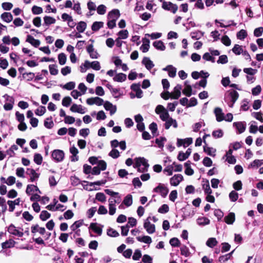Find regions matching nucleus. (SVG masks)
<instances>
[{"instance_id": "2eb2a0df", "label": "nucleus", "mask_w": 263, "mask_h": 263, "mask_svg": "<svg viewBox=\"0 0 263 263\" xmlns=\"http://www.w3.org/2000/svg\"><path fill=\"white\" fill-rule=\"evenodd\" d=\"M164 127L166 129H168L171 126L175 128H177L178 123L175 119H173L172 117H170L165 121Z\"/></svg>"}, {"instance_id": "052dcab7", "label": "nucleus", "mask_w": 263, "mask_h": 263, "mask_svg": "<svg viewBox=\"0 0 263 263\" xmlns=\"http://www.w3.org/2000/svg\"><path fill=\"white\" fill-rule=\"evenodd\" d=\"M256 122L255 121H252L250 123V126L249 128V132L251 133L255 134L257 130H258V127L255 124Z\"/></svg>"}, {"instance_id": "b1692460", "label": "nucleus", "mask_w": 263, "mask_h": 263, "mask_svg": "<svg viewBox=\"0 0 263 263\" xmlns=\"http://www.w3.org/2000/svg\"><path fill=\"white\" fill-rule=\"evenodd\" d=\"M27 174L30 176V180L31 182L37 180L40 176V174L37 173L32 168H28Z\"/></svg>"}, {"instance_id": "3c124183", "label": "nucleus", "mask_w": 263, "mask_h": 263, "mask_svg": "<svg viewBox=\"0 0 263 263\" xmlns=\"http://www.w3.org/2000/svg\"><path fill=\"white\" fill-rule=\"evenodd\" d=\"M242 47L239 45L236 44L232 49V51L237 55H239L243 52Z\"/></svg>"}, {"instance_id": "49530a36", "label": "nucleus", "mask_w": 263, "mask_h": 263, "mask_svg": "<svg viewBox=\"0 0 263 263\" xmlns=\"http://www.w3.org/2000/svg\"><path fill=\"white\" fill-rule=\"evenodd\" d=\"M218 243V241L215 238H210L206 242V245L210 248H213Z\"/></svg>"}, {"instance_id": "bf43d9fd", "label": "nucleus", "mask_w": 263, "mask_h": 263, "mask_svg": "<svg viewBox=\"0 0 263 263\" xmlns=\"http://www.w3.org/2000/svg\"><path fill=\"white\" fill-rule=\"evenodd\" d=\"M203 59L207 61H211L212 63L215 62V58L209 53H205L202 57Z\"/></svg>"}, {"instance_id": "6e6552de", "label": "nucleus", "mask_w": 263, "mask_h": 263, "mask_svg": "<svg viewBox=\"0 0 263 263\" xmlns=\"http://www.w3.org/2000/svg\"><path fill=\"white\" fill-rule=\"evenodd\" d=\"M168 189L163 184L159 183L154 189V192L160 194L162 197H165L168 193Z\"/></svg>"}, {"instance_id": "4468645a", "label": "nucleus", "mask_w": 263, "mask_h": 263, "mask_svg": "<svg viewBox=\"0 0 263 263\" xmlns=\"http://www.w3.org/2000/svg\"><path fill=\"white\" fill-rule=\"evenodd\" d=\"M183 179L181 174H176L170 178V184L172 186H177Z\"/></svg>"}, {"instance_id": "69168bd1", "label": "nucleus", "mask_w": 263, "mask_h": 263, "mask_svg": "<svg viewBox=\"0 0 263 263\" xmlns=\"http://www.w3.org/2000/svg\"><path fill=\"white\" fill-rule=\"evenodd\" d=\"M229 198L233 201H236L238 198V194L234 191H232L229 194Z\"/></svg>"}, {"instance_id": "a211bd4d", "label": "nucleus", "mask_w": 263, "mask_h": 263, "mask_svg": "<svg viewBox=\"0 0 263 263\" xmlns=\"http://www.w3.org/2000/svg\"><path fill=\"white\" fill-rule=\"evenodd\" d=\"M111 146L115 148L118 146H120L121 149L124 151L126 148V142L125 141L119 142L117 140H114L110 142Z\"/></svg>"}, {"instance_id": "39448f33", "label": "nucleus", "mask_w": 263, "mask_h": 263, "mask_svg": "<svg viewBox=\"0 0 263 263\" xmlns=\"http://www.w3.org/2000/svg\"><path fill=\"white\" fill-rule=\"evenodd\" d=\"M52 159L57 162H62L65 157V153L62 150L55 149L51 154Z\"/></svg>"}, {"instance_id": "f8f14e48", "label": "nucleus", "mask_w": 263, "mask_h": 263, "mask_svg": "<svg viewBox=\"0 0 263 263\" xmlns=\"http://www.w3.org/2000/svg\"><path fill=\"white\" fill-rule=\"evenodd\" d=\"M86 103L89 105L96 104L98 106H101L103 104L104 101L102 99L96 97L88 98L86 100Z\"/></svg>"}, {"instance_id": "37998d69", "label": "nucleus", "mask_w": 263, "mask_h": 263, "mask_svg": "<svg viewBox=\"0 0 263 263\" xmlns=\"http://www.w3.org/2000/svg\"><path fill=\"white\" fill-rule=\"evenodd\" d=\"M60 86L63 89L71 90L75 87L76 83L74 82H69L64 85H61Z\"/></svg>"}, {"instance_id": "c03bdc74", "label": "nucleus", "mask_w": 263, "mask_h": 263, "mask_svg": "<svg viewBox=\"0 0 263 263\" xmlns=\"http://www.w3.org/2000/svg\"><path fill=\"white\" fill-rule=\"evenodd\" d=\"M86 23L83 21L80 22L77 26V30L79 33L83 32L86 28Z\"/></svg>"}, {"instance_id": "f257e3e1", "label": "nucleus", "mask_w": 263, "mask_h": 263, "mask_svg": "<svg viewBox=\"0 0 263 263\" xmlns=\"http://www.w3.org/2000/svg\"><path fill=\"white\" fill-rule=\"evenodd\" d=\"M134 167L138 169L139 172H146L149 167L147 161L143 157L136 158L135 159Z\"/></svg>"}, {"instance_id": "58836bf2", "label": "nucleus", "mask_w": 263, "mask_h": 263, "mask_svg": "<svg viewBox=\"0 0 263 263\" xmlns=\"http://www.w3.org/2000/svg\"><path fill=\"white\" fill-rule=\"evenodd\" d=\"M210 220L206 217H200L197 219V222L199 226H205L210 223Z\"/></svg>"}, {"instance_id": "ea45409f", "label": "nucleus", "mask_w": 263, "mask_h": 263, "mask_svg": "<svg viewBox=\"0 0 263 263\" xmlns=\"http://www.w3.org/2000/svg\"><path fill=\"white\" fill-rule=\"evenodd\" d=\"M103 26L104 23L103 22H95L91 26V29L93 31H97Z\"/></svg>"}, {"instance_id": "e433bc0d", "label": "nucleus", "mask_w": 263, "mask_h": 263, "mask_svg": "<svg viewBox=\"0 0 263 263\" xmlns=\"http://www.w3.org/2000/svg\"><path fill=\"white\" fill-rule=\"evenodd\" d=\"M153 45L158 50L164 51L165 49V46L161 41H155L153 43Z\"/></svg>"}, {"instance_id": "864d4df0", "label": "nucleus", "mask_w": 263, "mask_h": 263, "mask_svg": "<svg viewBox=\"0 0 263 263\" xmlns=\"http://www.w3.org/2000/svg\"><path fill=\"white\" fill-rule=\"evenodd\" d=\"M120 39H126L128 36V32L127 30H122L118 33Z\"/></svg>"}, {"instance_id": "20e7f679", "label": "nucleus", "mask_w": 263, "mask_h": 263, "mask_svg": "<svg viewBox=\"0 0 263 263\" xmlns=\"http://www.w3.org/2000/svg\"><path fill=\"white\" fill-rule=\"evenodd\" d=\"M121 201L120 197H117V199L109 198V214L113 215L116 212V203H119Z\"/></svg>"}, {"instance_id": "7ed1b4c3", "label": "nucleus", "mask_w": 263, "mask_h": 263, "mask_svg": "<svg viewBox=\"0 0 263 263\" xmlns=\"http://www.w3.org/2000/svg\"><path fill=\"white\" fill-rule=\"evenodd\" d=\"M155 112L159 115L160 118L163 121H165L170 117V115L164 107L161 105H158L155 108Z\"/></svg>"}, {"instance_id": "4d7b16f0", "label": "nucleus", "mask_w": 263, "mask_h": 263, "mask_svg": "<svg viewBox=\"0 0 263 263\" xmlns=\"http://www.w3.org/2000/svg\"><path fill=\"white\" fill-rule=\"evenodd\" d=\"M192 88L191 85L185 86L184 88L182 90L183 93L187 97H190L192 95Z\"/></svg>"}, {"instance_id": "423d86ee", "label": "nucleus", "mask_w": 263, "mask_h": 263, "mask_svg": "<svg viewBox=\"0 0 263 263\" xmlns=\"http://www.w3.org/2000/svg\"><path fill=\"white\" fill-rule=\"evenodd\" d=\"M3 97L7 101L4 105V108L5 110L8 111L12 109L14 103V99L7 94H5Z\"/></svg>"}, {"instance_id": "2f4dec72", "label": "nucleus", "mask_w": 263, "mask_h": 263, "mask_svg": "<svg viewBox=\"0 0 263 263\" xmlns=\"http://www.w3.org/2000/svg\"><path fill=\"white\" fill-rule=\"evenodd\" d=\"M89 228L92 230L96 233L101 235L102 233V229L97 223H92L89 226Z\"/></svg>"}, {"instance_id": "cd10ccee", "label": "nucleus", "mask_w": 263, "mask_h": 263, "mask_svg": "<svg viewBox=\"0 0 263 263\" xmlns=\"http://www.w3.org/2000/svg\"><path fill=\"white\" fill-rule=\"evenodd\" d=\"M233 126L238 130L239 134L242 133L246 129V124L242 122H234Z\"/></svg>"}, {"instance_id": "1a4fd4ad", "label": "nucleus", "mask_w": 263, "mask_h": 263, "mask_svg": "<svg viewBox=\"0 0 263 263\" xmlns=\"http://www.w3.org/2000/svg\"><path fill=\"white\" fill-rule=\"evenodd\" d=\"M149 218H147L144 220L143 227L147 233L152 234L155 232L156 229L155 224L150 222Z\"/></svg>"}, {"instance_id": "ddd939ff", "label": "nucleus", "mask_w": 263, "mask_h": 263, "mask_svg": "<svg viewBox=\"0 0 263 263\" xmlns=\"http://www.w3.org/2000/svg\"><path fill=\"white\" fill-rule=\"evenodd\" d=\"M162 8L165 10L171 11L173 13H175L178 10V6L171 2H163Z\"/></svg>"}, {"instance_id": "a878e982", "label": "nucleus", "mask_w": 263, "mask_h": 263, "mask_svg": "<svg viewBox=\"0 0 263 263\" xmlns=\"http://www.w3.org/2000/svg\"><path fill=\"white\" fill-rule=\"evenodd\" d=\"M214 112L216 117V120L218 122H221L224 120V114L220 108L216 107L214 110Z\"/></svg>"}, {"instance_id": "c756f323", "label": "nucleus", "mask_w": 263, "mask_h": 263, "mask_svg": "<svg viewBox=\"0 0 263 263\" xmlns=\"http://www.w3.org/2000/svg\"><path fill=\"white\" fill-rule=\"evenodd\" d=\"M136 238L138 241L146 244H151L152 242V238L149 236H138Z\"/></svg>"}, {"instance_id": "8fccbe9b", "label": "nucleus", "mask_w": 263, "mask_h": 263, "mask_svg": "<svg viewBox=\"0 0 263 263\" xmlns=\"http://www.w3.org/2000/svg\"><path fill=\"white\" fill-rule=\"evenodd\" d=\"M58 60L59 64L61 65H64L67 61V57L65 53H61L58 55Z\"/></svg>"}, {"instance_id": "7c9ffc66", "label": "nucleus", "mask_w": 263, "mask_h": 263, "mask_svg": "<svg viewBox=\"0 0 263 263\" xmlns=\"http://www.w3.org/2000/svg\"><path fill=\"white\" fill-rule=\"evenodd\" d=\"M149 48V40L146 38L143 39V44L140 47V49L143 52H146Z\"/></svg>"}, {"instance_id": "79ce46f5", "label": "nucleus", "mask_w": 263, "mask_h": 263, "mask_svg": "<svg viewBox=\"0 0 263 263\" xmlns=\"http://www.w3.org/2000/svg\"><path fill=\"white\" fill-rule=\"evenodd\" d=\"M263 164V160L256 159L249 165V168H257Z\"/></svg>"}, {"instance_id": "e2e57ef3", "label": "nucleus", "mask_w": 263, "mask_h": 263, "mask_svg": "<svg viewBox=\"0 0 263 263\" xmlns=\"http://www.w3.org/2000/svg\"><path fill=\"white\" fill-rule=\"evenodd\" d=\"M252 116L256 120L262 122L263 114L260 112H254L252 114Z\"/></svg>"}, {"instance_id": "4c0bfd02", "label": "nucleus", "mask_w": 263, "mask_h": 263, "mask_svg": "<svg viewBox=\"0 0 263 263\" xmlns=\"http://www.w3.org/2000/svg\"><path fill=\"white\" fill-rule=\"evenodd\" d=\"M184 166L185 167V174L189 176H191L194 174V170L191 167V162L190 161H187L184 163Z\"/></svg>"}, {"instance_id": "a19ab883", "label": "nucleus", "mask_w": 263, "mask_h": 263, "mask_svg": "<svg viewBox=\"0 0 263 263\" xmlns=\"http://www.w3.org/2000/svg\"><path fill=\"white\" fill-rule=\"evenodd\" d=\"M133 203V197L130 194L127 195L124 198L123 201V204L128 207L130 206Z\"/></svg>"}, {"instance_id": "13d9d810", "label": "nucleus", "mask_w": 263, "mask_h": 263, "mask_svg": "<svg viewBox=\"0 0 263 263\" xmlns=\"http://www.w3.org/2000/svg\"><path fill=\"white\" fill-rule=\"evenodd\" d=\"M203 33L201 31L193 32L191 33V36L194 40H199L203 36Z\"/></svg>"}, {"instance_id": "bb28decb", "label": "nucleus", "mask_w": 263, "mask_h": 263, "mask_svg": "<svg viewBox=\"0 0 263 263\" xmlns=\"http://www.w3.org/2000/svg\"><path fill=\"white\" fill-rule=\"evenodd\" d=\"M164 71H167L168 72V76L170 77L174 78L176 74V68L173 67L172 65H168L165 68L163 69Z\"/></svg>"}, {"instance_id": "72a5a7b5", "label": "nucleus", "mask_w": 263, "mask_h": 263, "mask_svg": "<svg viewBox=\"0 0 263 263\" xmlns=\"http://www.w3.org/2000/svg\"><path fill=\"white\" fill-rule=\"evenodd\" d=\"M2 19L7 22L10 23L13 20V16L10 12H4L1 14Z\"/></svg>"}, {"instance_id": "412c9836", "label": "nucleus", "mask_w": 263, "mask_h": 263, "mask_svg": "<svg viewBox=\"0 0 263 263\" xmlns=\"http://www.w3.org/2000/svg\"><path fill=\"white\" fill-rule=\"evenodd\" d=\"M69 151L72 154V156H71V161L73 162L78 161L79 156H78V154L79 153V151L77 148L73 145L70 148Z\"/></svg>"}, {"instance_id": "dca6fc26", "label": "nucleus", "mask_w": 263, "mask_h": 263, "mask_svg": "<svg viewBox=\"0 0 263 263\" xmlns=\"http://www.w3.org/2000/svg\"><path fill=\"white\" fill-rule=\"evenodd\" d=\"M120 11L118 9H114L108 12L107 16V20L117 21L120 17Z\"/></svg>"}, {"instance_id": "a18cd8bd", "label": "nucleus", "mask_w": 263, "mask_h": 263, "mask_svg": "<svg viewBox=\"0 0 263 263\" xmlns=\"http://www.w3.org/2000/svg\"><path fill=\"white\" fill-rule=\"evenodd\" d=\"M204 151L207 153L208 155L214 157L215 156L216 149L213 147H210L208 146H204L203 147Z\"/></svg>"}, {"instance_id": "f3484780", "label": "nucleus", "mask_w": 263, "mask_h": 263, "mask_svg": "<svg viewBox=\"0 0 263 263\" xmlns=\"http://www.w3.org/2000/svg\"><path fill=\"white\" fill-rule=\"evenodd\" d=\"M104 107L106 110L110 112V115H114L117 111V107L109 101H106L103 103Z\"/></svg>"}, {"instance_id": "f704fd0d", "label": "nucleus", "mask_w": 263, "mask_h": 263, "mask_svg": "<svg viewBox=\"0 0 263 263\" xmlns=\"http://www.w3.org/2000/svg\"><path fill=\"white\" fill-rule=\"evenodd\" d=\"M126 79V75L123 73H119L115 75L113 80L114 81L122 82Z\"/></svg>"}, {"instance_id": "393cba45", "label": "nucleus", "mask_w": 263, "mask_h": 263, "mask_svg": "<svg viewBox=\"0 0 263 263\" xmlns=\"http://www.w3.org/2000/svg\"><path fill=\"white\" fill-rule=\"evenodd\" d=\"M26 41L35 47H37L41 44L40 40L35 39L32 36L30 35H27Z\"/></svg>"}, {"instance_id": "c85d7f7f", "label": "nucleus", "mask_w": 263, "mask_h": 263, "mask_svg": "<svg viewBox=\"0 0 263 263\" xmlns=\"http://www.w3.org/2000/svg\"><path fill=\"white\" fill-rule=\"evenodd\" d=\"M45 229L43 227H40L39 225L36 224L31 227V232L32 233H39L41 235H44L45 233Z\"/></svg>"}, {"instance_id": "c9c22d12", "label": "nucleus", "mask_w": 263, "mask_h": 263, "mask_svg": "<svg viewBox=\"0 0 263 263\" xmlns=\"http://www.w3.org/2000/svg\"><path fill=\"white\" fill-rule=\"evenodd\" d=\"M235 219V214L234 213H230L224 217L225 222L229 224H232Z\"/></svg>"}, {"instance_id": "5701e85b", "label": "nucleus", "mask_w": 263, "mask_h": 263, "mask_svg": "<svg viewBox=\"0 0 263 263\" xmlns=\"http://www.w3.org/2000/svg\"><path fill=\"white\" fill-rule=\"evenodd\" d=\"M142 63L144 65L146 68L148 70H151L154 67L153 62L147 57H144L143 59Z\"/></svg>"}, {"instance_id": "5fc2aeb1", "label": "nucleus", "mask_w": 263, "mask_h": 263, "mask_svg": "<svg viewBox=\"0 0 263 263\" xmlns=\"http://www.w3.org/2000/svg\"><path fill=\"white\" fill-rule=\"evenodd\" d=\"M44 23L46 25H49L52 24H54L55 22V19L53 17L46 16L44 17Z\"/></svg>"}, {"instance_id": "0e129e2a", "label": "nucleus", "mask_w": 263, "mask_h": 263, "mask_svg": "<svg viewBox=\"0 0 263 263\" xmlns=\"http://www.w3.org/2000/svg\"><path fill=\"white\" fill-rule=\"evenodd\" d=\"M33 160L37 165H40L42 163L43 158L41 154H35L34 156Z\"/></svg>"}, {"instance_id": "aec40b11", "label": "nucleus", "mask_w": 263, "mask_h": 263, "mask_svg": "<svg viewBox=\"0 0 263 263\" xmlns=\"http://www.w3.org/2000/svg\"><path fill=\"white\" fill-rule=\"evenodd\" d=\"M131 89L136 92V96L138 98H141L143 96V91L140 89V84H133L130 86Z\"/></svg>"}, {"instance_id": "338daca9", "label": "nucleus", "mask_w": 263, "mask_h": 263, "mask_svg": "<svg viewBox=\"0 0 263 263\" xmlns=\"http://www.w3.org/2000/svg\"><path fill=\"white\" fill-rule=\"evenodd\" d=\"M50 216V214L47 211H42L40 214V218L43 221H45L48 219Z\"/></svg>"}, {"instance_id": "603ef678", "label": "nucleus", "mask_w": 263, "mask_h": 263, "mask_svg": "<svg viewBox=\"0 0 263 263\" xmlns=\"http://www.w3.org/2000/svg\"><path fill=\"white\" fill-rule=\"evenodd\" d=\"M54 123L52 121V118H46L44 121V126L48 128H51L53 126Z\"/></svg>"}, {"instance_id": "9d476101", "label": "nucleus", "mask_w": 263, "mask_h": 263, "mask_svg": "<svg viewBox=\"0 0 263 263\" xmlns=\"http://www.w3.org/2000/svg\"><path fill=\"white\" fill-rule=\"evenodd\" d=\"M8 231L11 234L18 237H22L24 235L22 229L21 228H17L13 224H11L8 227Z\"/></svg>"}, {"instance_id": "6ab92c4d", "label": "nucleus", "mask_w": 263, "mask_h": 263, "mask_svg": "<svg viewBox=\"0 0 263 263\" xmlns=\"http://www.w3.org/2000/svg\"><path fill=\"white\" fill-rule=\"evenodd\" d=\"M70 110L73 112H78L81 114H84L86 112L85 108H83L82 105L76 104H72Z\"/></svg>"}, {"instance_id": "de8ad7c7", "label": "nucleus", "mask_w": 263, "mask_h": 263, "mask_svg": "<svg viewBox=\"0 0 263 263\" xmlns=\"http://www.w3.org/2000/svg\"><path fill=\"white\" fill-rule=\"evenodd\" d=\"M83 224V220H78L75 221L71 226L70 229L72 231H76L77 229L81 227Z\"/></svg>"}, {"instance_id": "09e8293b", "label": "nucleus", "mask_w": 263, "mask_h": 263, "mask_svg": "<svg viewBox=\"0 0 263 263\" xmlns=\"http://www.w3.org/2000/svg\"><path fill=\"white\" fill-rule=\"evenodd\" d=\"M96 10L98 14L104 15L106 12L107 8L104 5L101 4L97 8Z\"/></svg>"}, {"instance_id": "774afa93", "label": "nucleus", "mask_w": 263, "mask_h": 263, "mask_svg": "<svg viewBox=\"0 0 263 263\" xmlns=\"http://www.w3.org/2000/svg\"><path fill=\"white\" fill-rule=\"evenodd\" d=\"M71 101L72 100L70 97H65L63 99L62 104L64 106L68 107Z\"/></svg>"}, {"instance_id": "473e14b6", "label": "nucleus", "mask_w": 263, "mask_h": 263, "mask_svg": "<svg viewBox=\"0 0 263 263\" xmlns=\"http://www.w3.org/2000/svg\"><path fill=\"white\" fill-rule=\"evenodd\" d=\"M232 154V150L229 149L226 155V160L230 164H234L236 162V159Z\"/></svg>"}, {"instance_id": "4be33fe9", "label": "nucleus", "mask_w": 263, "mask_h": 263, "mask_svg": "<svg viewBox=\"0 0 263 263\" xmlns=\"http://www.w3.org/2000/svg\"><path fill=\"white\" fill-rule=\"evenodd\" d=\"M35 192H37L41 194V192L40 191L37 186L29 184L27 186L26 193L28 195H32L34 194Z\"/></svg>"}, {"instance_id": "0eeeda50", "label": "nucleus", "mask_w": 263, "mask_h": 263, "mask_svg": "<svg viewBox=\"0 0 263 263\" xmlns=\"http://www.w3.org/2000/svg\"><path fill=\"white\" fill-rule=\"evenodd\" d=\"M239 97L238 93L235 90H232L229 92V95L226 97L227 101L228 99L230 100V102H228V105L230 107H233L234 104Z\"/></svg>"}, {"instance_id": "f03ea898", "label": "nucleus", "mask_w": 263, "mask_h": 263, "mask_svg": "<svg viewBox=\"0 0 263 263\" xmlns=\"http://www.w3.org/2000/svg\"><path fill=\"white\" fill-rule=\"evenodd\" d=\"M182 89V86L180 84H177L174 88L172 92L170 93L168 91L166 92V94L168 96L166 97H163L164 100H167L169 98L173 99H178L181 96V90Z\"/></svg>"}, {"instance_id": "9b49d317", "label": "nucleus", "mask_w": 263, "mask_h": 263, "mask_svg": "<svg viewBox=\"0 0 263 263\" xmlns=\"http://www.w3.org/2000/svg\"><path fill=\"white\" fill-rule=\"evenodd\" d=\"M193 143V139L192 138H186L185 139H177V146L180 147L183 146L186 147Z\"/></svg>"}, {"instance_id": "6e6d98bb", "label": "nucleus", "mask_w": 263, "mask_h": 263, "mask_svg": "<svg viewBox=\"0 0 263 263\" xmlns=\"http://www.w3.org/2000/svg\"><path fill=\"white\" fill-rule=\"evenodd\" d=\"M49 69L51 74L54 76L58 74L59 71L57 68V66L56 65H50L49 66Z\"/></svg>"}, {"instance_id": "680f3d73", "label": "nucleus", "mask_w": 263, "mask_h": 263, "mask_svg": "<svg viewBox=\"0 0 263 263\" xmlns=\"http://www.w3.org/2000/svg\"><path fill=\"white\" fill-rule=\"evenodd\" d=\"M174 170V166L172 165H168L165 167L163 170L164 173H166L167 176H171L173 174Z\"/></svg>"}]
</instances>
